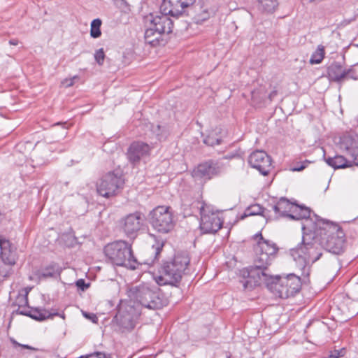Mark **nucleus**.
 <instances>
[{
    "instance_id": "1",
    "label": "nucleus",
    "mask_w": 358,
    "mask_h": 358,
    "mask_svg": "<svg viewBox=\"0 0 358 358\" xmlns=\"http://www.w3.org/2000/svg\"><path fill=\"white\" fill-rule=\"evenodd\" d=\"M278 251L276 244L270 241L258 242L256 257L252 266L241 271L243 280H240L244 289H252L262 285L263 280L271 278L269 266Z\"/></svg>"
},
{
    "instance_id": "2",
    "label": "nucleus",
    "mask_w": 358,
    "mask_h": 358,
    "mask_svg": "<svg viewBox=\"0 0 358 358\" xmlns=\"http://www.w3.org/2000/svg\"><path fill=\"white\" fill-rule=\"evenodd\" d=\"M316 222L312 226L303 224L302 241L296 248L290 250V254L295 261H301L302 275H309V269L306 270V265L315 263L322 255V243L321 240V231L317 230Z\"/></svg>"
},
{
    "instance_id": "3",
    "label": "nucleus",
    "mask_w": 358,
    "mask_h": 358,
    "mask_svg": "<svg viewBox=\"0 0 358 358\" xmlns=\"http://www.w3.org/2000/svg\"><path fill=\"white\" fill-rule=\"evenodd\" d=\"M321 231V240L323 248L334 255L343 254L347 247L345 234L342 229L323 220H317L316 227Z\"/></svg>"
},
{
    "instance_id": "4",
    "label": "nucleus",
    "mask_w": 358,
    "mask_h": 358,
    "mask_svg": "<svg viewBox=\"0 0 358 358\" xmlns=\"http://www.w3.org/2000/svg\"><path fill=\"white\" fill-rule=\"evenodd\" d=\"M189 262L190 259L187 253L176 255L173 260L164 262L159 268V275L156 278L157 282L159 285L177 286Z\"/></svg>"
},
{
    "instance_id": "5",
    "label": "nucleus",
    "mask_w": 358,
    "mask_h": 358,
    "mask_svg": "<svg viewBox=\"0 0 358 358\" xmlns=\"http://www.w3.org/2000/svg\"><path fill=\"white\" fill-rule=\"evenodd\" d=\"M103 252L108 261L117 266L135 270L141 264L134 256L131 244L125 241L120 240L107 244Z\"/></svg>"
},
{
    "instance_id": "6",
    "label": "nucleus",
    "mask_w": 358,
    "mask_h": 358,
    "mask_svg": "<svg viewBox=\"0 0 358 358\" xmlns=\"http://www.w3.org/2000/svg\"><path fill=\"white\" fill-rule=\"evenodd\" d=\"M131 293L136 301L146 308L155 310L163 306L159 289L157 287L141 285L134 287Z\"/></svg>"
},
{
    "instance_id": "7",
    "label": "nucleus",
    "mask_w": 358,
    "mask_h": 358,
    "mask_svg": "<svg viewBox=\"0 0 358 358\" xmlns=\"http://www.w3.org/2000/svg\"><path fill=\"white\" fill-rule=\"evenodd\" d=\"M149 222L159 233L167 234L174 227L173 215L169 206H159L149 213Z\"/></svg>"
},
{
    "instance_id": "8",
    "label": "nucleus",
    "mask_w": 358,
    "mask_h": 358,
    "mask_svg": "<svg viewBox=\"0 0 358 358\" xmlns=\"http://www.w3.org/2000/svg\"><path fill=\"white\" fill-rule=\"evenodd\" d=\"M124 180L122 175L115 172H108L96 182L97 192L103 197L109 198L117 194L123 187Z\"/></svg>"
},
{
    "instance_id": "9",
    "label": "nucleus",
    "mask_w": 358,
    "mask_h": 358,
    "mask_svg": "<svg viewBox=\"0 0 358 358\" xmlns=\"http://www.w3.org/2000/svg\"><path fill=\"white\" fill-rule=\"evenodd\" d=\"M224 166V164L220 160L208 159L194 168L192 176L195 180L206 182L220 176Z\"/></svg>"
},
{
    "instance_id": "10",
    "label": "nucleus",
    "mask_w": 358,
    "mask_h": 358,
    "mask_svg": "<svg viewBox=\"0 0 358 358\" xmlns=\"http://www.w3.org/2000/svg\"><path fill=\"white\" fill-rule=\"evenodd\" d=\"M144 221V214L136 211L122 217L119 222L120 227L127 238L134 240L143 227Z\"/></svg>"
},
{
    "instance_id": "11",
    "label": "nucleus",
    "mask_w": 358,
    "mask_h": 358,
    "mask_svg": "<svg viewBox=\"0 0 358 358\" xmlns=\"http://www.w3.org/2000/svg\"><path fill=\"white\" fill-rule=\"evenodd\" d=\"M200 229L203 234H215L220 230L223 222L217 213L210 211L204 204L200 207Z\"/></svg>"
},
{
    "instance_id": "12",
    "label": "nucleus",
    "mask_w": 358,
    "mask_h": 358,
    "mask_svg": "<svg viewBox=\"0 0 358 358\" xmlns=\"http://www.w3.org/2000/svg\"><path fill=\"white\" fill-rule=\"evenodd\" d=\"M162 12L159 15L150 13L145 16V23H149L150 26L160 31L164 36L173 31V21L170 18V13Z\"/></svg>"
},
{
    "instance_id": "13",
    "label": "nucleus",
    "mask_w": 358,
    "mask_h": 358,
    "mask_svg": "<svg viewBox=\"0 0 358 358\" xmlns=\"http://www.w3.org/2000/svg\"><path fill=\"white\" fill-rule=\"evenodd\" d=\"M250 165L263 176H267L272 169L271 158L263 150H256L248 157Z\"/></svg>"
},
{
    "instance_id": "14",
    "label": "nucleus",
    "mask_w": 358,
    "mask_h": 358,
    "mask_svg": "<svg viewBox=\"0 0 358 358\" xmlns=\"http://www.w3.org/2000/svg\"><path fill=\"white\" fill-rule=\"evenodd\" d=\"M271 278L268 280H263L262 284H264L266 287L275 296L282 298L287 299L289 297L287 287V280L284 277L278 275H273L271 274Z\"/></svg>"
},
{
    "instance_id": "15",
    "label": "nucleus",
    "mask_w": 358,
    "mask_h": 358,
    "mask_svg": "<svg viewBox=\"0 0 358 358\" xmlns=\"http://www.w3.org/2000/svg\"><path fill=\"white\" fill-rule=\"evenodd\" d=\"M132 306H127L124 310H119L115 318L122 331H129L134 329L136 326L137 315Z\"/></svg>"
},
{
    "instance_id": "16",
    "label": "nucleus",
    "mask_w": 358,
    "mask_h": 358,
    "mask_svg": "<svg viewBox=\"0 0 358 358\" xmlns=\"http://www.w3.org/2000/svg\"><path fill=\"white\" fill-rule=\"evenodd\" d=\"M196 0H164L161 9L171 16L180 15L184 9L192 6Z\"/></svg>"
},
{
    "instance_id": "17",
    "label": "nucleus",
    "mask_w": 358,
    "mask_h": 358,
    "mask_svg": "<svg viewBox=\"0 0 358 358\" xmlns=\"http://www.w3.org/2000/svg\"><path fill=\"white\" fill-rule=\"evenodd\" d=\"M150 150V148L148 144L141 141H134L127 149V159L131 164H135L140 161L141 157L148 155Z\"/></svg>"
},
{
    "instance_id": "18",
    "label": "nucleus",
    "mask_w": 358,
    "mask_h": 358,
    "mask_svg": "<svg viewBox=\"0 0 358 358\" xmlns=\"http://www.w3.org/2000/svg\"><path fill=\"white\" fill-rule=\"evenodd\" d=\"M145 24L146 27L144 36L145 43L153 47L164 45L166 43V39L164 38V36L152 27L149 23Z\"/></svg>"
},
{
    "instance_id": "19",
    "label": "nucleus",
    "mask_w": 358,
    "mask_h": 358,
    "mask_svg": "<svg viewBox=\"0 0 358 358\" xmlns=\"http://www.w3.org/2000/svg\"><path fill=\"white\" fill-rule=\"evenodd\" d=\"M295 203L291 202L285 197H281L275 205L273 206V209L276 214V218L289 217L293 208H295Z\"/></svg>"
},
{
    "instance_id": "20",
    "label": "nucleus",
    "mask_w": 358,
    "mask_h": 358,
    "mask_svg": "<svg viewBox=\"0 0 358 358\" xmlns=\"http://www.w3.org/2000/svg\"><path fill=\"white\" fill-rule=\"evenodd\" d=\"M345 69L336 62L331 63L327 67V77L330 81L342 84L345 80Z\"/></svg>"
},
{
    "instance_id": "21",
    "label": "nucleus",
    "mask_w": 358,
    "mask_h": 358,
    "mask_svg": "<svg viewBox=\"0 0 358 358\" xmlns=\"http://www.w3.org/2000/svg\"><path fill=\"white\" fill-rule=\"evenodd\" d=\"M324 159L326 163L335 169H345L352 166L351 162L348 161L341 155H336L334 157H326L324 154Z\"/></svg>"
},
{
    "instance_id": "22",
    "label": "nucleus",
    "mask_w": 358,
    "mask_h": 358,
    "mask_svg": "<svg viewBox=\"0 0 358 358\" xmlns=\"http://www.w3.org/2000/svg\"><path fill=\"white\" fill-rule=\"evenodd\" d=\"M295 208H293L291 213L289 214V217L291 220H306L308 222L310 216L311 210L309 208L303 205H298L295 203Z\"/></svg>"
},
{
    "instance_id": "23",
    "label": "nucleus",
    "mask_w": 358,
    "mask_h": 358,
    "mask_svg": "<svg viewBox=\"0 0 358 358\" xmlns=\"http://www.w3.org/2000/svg\"><path fill=\"white\" fill-rule=\"evenodd\" d=\"M55 315H59L62 318H64V314L60 315L56 311L50 312L45 309L41 310L38 308H35L30 311L29 317L37 321H43L49 318H52Z\"/></svg>"
},
{
    "instance_id": "24",
    "label": "nucleus",
    "mask_w": 358,
    "mask_h": 358,
    "mask_svg": "<svg viewBox=\"0 0 358 358\" xmlns=\"http://www.w3.org/2000/svg\"><path fill=\"white\" fill-rule=\"evenodd\" d=\"M285 278L287 280L289 296H293L301 289V278L294 273L287 275Z\"/></svg>"
},
{
    "instance_id": "25",
    "label": "nucleus",
    "mask_w": 358,
    "mask_h": 358,
    "mask_svg": "<svg viewBox=\"0 0 358 358\" xmlns=\"http://www.w3.org/2000/svg\"><path fill=\"white\" fill-rule=\"evenodd\" d=\"M59 274V268L55 264H50L45 268L38 270L36 271L35 275L38 279H45L48 278L55 277Z\"/></svg>"
},
{
    "instance_id": "26",
    "label": "nucleus",
    "mask_w": 358,
    "mask_h": 358,
    "mask_svg": "<svg viewBox=\"0 0 358 358\" xmlns=\"http://www.w3.org/2000/svg\"><path fill=\"white\" fill-rule=\"evenodd\" d=\"M278 5L277 0H258V9L262 12L273 13Z\"/></svg>"
},
{
    "instance_id": "27",
    "label": "nucleus",
    "mask_w": 358,
    "mask_h": 358,
    "mask_svg": "<svg viewBox=\"0 0 358 358\" xmlns=\"http://www.w3.org/2000/svg\"><path fill=\"white\" fill-rule=\"evenodd\" d=\"M325 55L324 47L322 45H319L316 50L312 54L310 59V64H320Z\"/></svg>"
},
{
    "instance_id": "28",
    "label": "nucleus",
    "mask_w": 358,
    "mask_h": 358,
    "mask_svg": "<svg viewBox=\"0 0 358 358\" xmlns=\"http://www.w3.org/2000/svg\"><path fill=\"white\" fill-rule=\"evenodd\" d=\"M15 264V258L11 254L1 251L0 257V268L3 266L12 267Z\"/></svg>"
},
{
    "instance_id": "29",
    "label": "nucleus",
    "mask_w": 358,
    "mask_h": 358,
    "mask_svg": "<svg viewBox=\"0 0 358 358\" xmlns=\"http://www.w3.org/2000/svg\"><path fill=\"white\" fill-rule=\"evenodd\" d=\"M264 208L259 204L255 203L247 208L244 212V217L263 215Z\"/></svg>"
},
{
    "instance_id": "30",
    "label": "nucleus",
    "mask_w": 358,
    "mask_h": 358,
    "mask_svg": "<svg viewBox=\"0 0 358 358\" xmlns=\"http://www.w3.org/2000/svg\"><path fill=\"white\" fill-rule=\"evenodd\" d=\"M101 20L99 18L94 19L91 23L90 36L94 38H97L101 36V31L100 29L101 25Z\"/></svg>"
},
{
    "instance_id": "31",
    "label": "nucleus",
    "mask_w": 358,
    "mask_h": 358,
    "mask_svg": "<svg viewBox=\"0 0 358 358\" xmlns=\"http://www.w3.org/2000/svg\"><path fill=\"white\" fill-rule=\"evenodd\" d=\"M28 293L19 294L15 301L13 302V306L27 308V307H28Z\"/></svg>"
},
{
    "instance_id": "32",
    "label": "nucleus",
    "mask_w": 358,
    "mask_h": 358,
    "mask_svg": "<svg viewBox=\"0 0 358 358\" xmlns=\"http://www.w3.org/2000/svg\"><path fill=\"white\" fill-rule=\"evenodd\" d=\"M152 132L160 141L165 140L169 135V131L164 127H162L160 125L154 127L152 128Z\"/></svg>"
},
{
    "instance_id": "33",
    "label": "nucleus",
    "mask_w": 358,
    "mask_h": 358,
    "mask_svg": "<svg viewBox=\"0 0 358 358\" xmlns=\"http://www.w3.org/2000/svg\"><path fill=\"white\" fill-rule=\"evenodd\" d=\"M348 78L358 80V68L356 66H351L349 69H345V80Z\"/></svg>"
},
{
    "instance_id": "34",
    "label": "nucleus",
    "mask_w": 358,
    "mask_h": 358,
    "mask_svg": "<svg viewBox=\"0 0 358 358\" xmlns=\"http://www.w3.org/2000/svg\"><path fill=\"white\" fill-rule=\"evenodd\" d=\"M209 17H210V14H209L208 11L206 9H205L201 13H197L194 17V20L196 23L200 24V23L203 22V21L206 20L207 19H208Z\"/></svg>"
},
{
    "instance_id": "35",
    "label": "nucleus",
    "mask_w": 358,
    "mask_h": 358,
    "mask_svg": "<svg viewBox=\"0 0 358 358\" xmlns=\"http://www.w3.org/2000/svg\"><path fill=\"white\" fill-rule=\"evenodd\" d=\"M94 59L99 66L103 65L105 59V52L103 48H100L95 52Z\"/></svg>"
},
{
    "instance_id": "36",
    "label": "nucleus",
    "mask_w": 358,
    "mask_h": 358,
    "mask_svg": "<svg viewBox=\"0 0 358 358\" xmlns=\"http://www.w3.org/2000/svg\"><path fill=\"white\" fill-rule=\"evenodd\" d=\"M222 140L214 136H208L203 140V143L210 146H214L215 145H220Z\"/></svg>"
},
{
    "instance_id": "37",
    "label": "nucleus",
    "mask_w": 358,
    "mask_h": 358,
    "mask_svg": "<svg viewBox=\"0 0 358 358\" xmlns=\"http://www.w3.org/2000/svg\"><path fill=\"white\" fill-rule=\"evenodd\" d=\"M341 144L342 146H344V148L346 150H350L353 147L354 141L353 139L350 136H344L341 139Z\"/></svg>"
},
{
    "instance_id": "38",
    "label": "nucleus",
    "mask_w": 358,
    "mask_h": 358,
    "mask_svg": "<svg viewBox=\"0 0 358 358\" xmlns=\"http://www.w3.org/2000/svg\"><path fill=\"white\" fill-rule=\"evenodd\" d=\"M76 285L78 287V288L81 289L82 291H85L90 287V284L86 283L84 279L78 280L76 282Z\"/></svg>"
},
{
    "instance_id": "39",
    "label": "nucleus",
    "mask_w": 358,
    "mask_h": 358,
    "mask_svg": "<svg viewBox=\"0 0 358 358\" xmlns=\"http://www.w3.org/2000/svg\"><path fill=\"white\" fill-rule=\"evenodd\" d=\"M11 273V267L3 266L0 268V275L6 278L10 275Z\"/></svg>"
},
{
    "instance_id": "40",
    "label": "nucleus",
    "mask_w": 358,
    "mask_h": 358,
    "mask_svg": "<svg viewBox=\"0 0 358 358\" xmlns=\"http://www.w3.org/2000/svg\"><path fill=\"white\" fill-rule=\"evenodd\" d=\"M78 78H79V77L78 76H75L72 78L65 79L64 81H62V84L66 87H71L74 84V80H78Z\"/></svg>"
},
{
    "instance_id": "41",
    "label": "nucleus",
    "mask_w": 358,
    "mask_h": 358,
    "mask_svg": "<svg viewBox=\"0 0 358 358\" xmlns=\"http://www.w3.org/2000/svg\"><path fill=\"white\" fill-rule=\"evenodd\" d=\"M161 250H162V249H161V248H159V247L156 248L152 251V254H154V255H155V258H154L152 260H151V262H145V264H149V265H150V264H153V263H154L155 259H157V256H158V255H159V254L160 253Z\"/></svg>"
},
{
    "instance_id": "42",
    "label": "nucleus",
    "mask_w": 358,
    "mask_h": 358,
    "mask_svg": "<svg viewBox=\"0 0 358 358\" xmlns=\"http://www.w3.org/2000/svg\"><path fill=\"white\" fill-rule=\"evenodd\" d=\"M83 315L90 320H91L94 323H96L98 318L96 315L93 313H84Z\"/></svg>"
},
{
    "instance_id": "43",
    "label": "nucleus",
    "mask_w": 358,
    "mask_h": 358,
    "mask_svg": "<svg viewBox=\"0 0 358 358\" xmlns=\"http://www.w3.org/2000/svg\"><path fill=\"white\" fill-rule=\"evenodd\" d=\"M15 313L17 314L26 315V316H29V315L30 314V311H28L26 310V308H23L21 307L20 308L18 307V308L15 310Z\"/></svg>"
},
{
    "instance_id": "44",
    "label": "nucleus",
    "mask_w": 358,
    "mask_h": 358,
    "mask_svg": "<svg viewBox=\"0 0 358 358\" xmlns=\"http://www.w3.org/2000/svg\"><path fill=\"white\" fill-rule=\"evenodd\" d=\"M9 245V241L5 238H0V248L3 250L6 249V246Z\"/></svg>"
},
{
    "instance_id": "45",
    "label": "nucleus",
    "mask_w": 358,
    "mask_h": 358,
    "mask_svg": "<svg viewBox=\"0 0 358 358\" xmlns=\"http://www.w3.org/2000/svg\"><path fill=\"white\" fill-rule=\"evenodd\" d=\"M89 358H107L106 355L101 352H96L88 355Z\"/></svg>"
},
{
    "instance_id": "46",
    "label": "nucleus",
    "mask_w": 358,
    "mask_h": 358,
    "mask_svg": "<svg viewBox=\"0 0 358 358\" xmlns=\"http://www.w3.org/2000/svg\"><path fill=\"white\" fill-rule=\"evenodd\" d=\"M306 162H303L300 166H295V167L292 168V170L293 171H303L306 167Z\"/></svg>"
},
{
    "instance_id": "47",
    "label": "nucleus",
    "mask_w": 358,
    "mask_h": 358,
    "mask_svg": "<svg viewBox=\"0 0 358 358\" xmlns=\"http://www.w3.org/2000/svg\"><path fill=\"white\" fill-rule=\"evenodd\" d=\"M20 346L22 348H24V349H28V350H34V351H37L38 349L37 348H35L32 346H30L29 345H24V344H20Z\"/></svg>"
},
{
    "instance_id": "48",
    "label": "nucleus",
    "mask_w": 358,
    "mask_h": 358,
    "mask_svg": "<svg viewBox=\"0 0 358 358\" xmlns=\"http://www.w3.org/2000/svg\"><path fill=\"white\" fill-rule=\"evenodd\" d=\"M276 95L277 91L273 90L268 94V99H270V101H272Z\"/></svg>"
},
{
    "instance_id": "49",
    "label": "nucleus",
    "mask_w": 358,
    "mask_h": 358,
    "mask_svg": "<svg viewBox=\"0 0 358 358\" xmlns=\"http://www.w3.org/2000/svg\"><path fill=\"white\" fill-rule=\"evenodd\" d=\"M258 238H259V240L257 241V243H258L259 241H266V240L263 238V236H262V234H261V233H258V234H257L255 236V239H257Z\"/></svg>"
},
{
    "instance_id": "50",
    "label": "nucleus",
    "mask_w": 358,
    "mask_h": 358,
    "mask_svg": "<svg viewBox=\"0 0 358 358\" xmlns=\"http://www.w3.org/2000/svg\"><path fill=\"white\" fill-rule=\"evenodd\" d=\"M19 41L17 39H10L9 41V43L12 45H17L18 44Z\"/></svg>"
},
{
    "instance_id": "51",
    "label": "nucleus",
    "mask_w": 358,
    "mask_h": 358,
    "mask_svg": "<svg viewBox=\"0 0 358 358\" xmlns=\"http://www.w3.org/2000/svg\"><path fill=\"white\" fill-rule=\"evenodd\" d=\"M353 156H354V162L355 163L358 165V153L355 155L353 154Z\"/></svg>"
},
{
    "instance_id": "52",
    "label": "nucleus",
    "mask_w": 358,
    "mask_h": 358,
    "mask_svg": "<svg viewBox=\"0 0 358 358\" xmlns=\"http://www.w3.org/2000/svg\"><path fill=\"white\" fill-rule=\"evenodd\" d=\"M10 341L15 346H20V343H17L15 339L11 338Z\"/></svg>"
},
{
    "instance_id": "53",
    "label": "nucleus",
    "mask_w": 358,
    "mask_h": 358,
    "mask_svg": "<svg viewBox=\"0 0 358 358\" xmlns=\"http://www.w3.org/2000/svg\"><path fill=\"white\" fill-rule=\"evenodd\" d=\"M257 92L255 91H253L252 92V99L255 101L256 99Z\"/></svg>"
},
{
    "instance_id": "54",
    "label": "nucleus",
    "mask_w": 358,
    "mask_h": 358,
    "mask_svg": "<svg viewBox=\"0 0 358 358\" xmlns=\"http://www.w3.org/2000/svg\"><path fill=\"white\" fill-rule=\"evenodd\" d=\"M337 357H338L337 356L331 355L329 358H337Z\"/></svg>"
},
{
    "instance_id": "55",
    "label": "nucleus",
    "mask_w": 358,
    "mask_h": 358,
    "mask_svg": "<svg viewBox=\"0 0 358 358\" xmlns=\"http://www.w3.org/2000/svg\"><path fill=\"white\" fill-rule=\"evenodd\" d=\"M85 358H89V357H88V356H87V357H85Z\"/></svg>"
},
{
    "instance_id": "56",
    "label": "nucleus",
    "mask_w": 358,
    "mask_h": 358,
    "mask_svg": "<svg viewBox=\"0 0 358 358\" xmlns=\"http://www.w3.org/2000/svg\"><path fill=\"white\" fill-rule=\"evenodd\" d=\"M228 358H229V357H228Z\"/></svg>"
}]
</instances>
